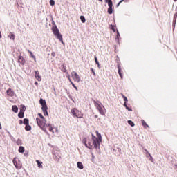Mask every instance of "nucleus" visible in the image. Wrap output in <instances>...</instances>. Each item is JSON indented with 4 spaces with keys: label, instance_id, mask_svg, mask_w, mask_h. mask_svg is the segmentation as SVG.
<instances>
[{
    "label": "nucleus",
    "instance_id": "f257e3e1",
    "mask_svg": "<svg viewBox=\"0 0 177 177\" xmlns=\"http://www.w3.org/2000/svg\"><path fill=\"white\" fill-rule=\"evenodd\" d=\"M53 24L52 31L54 35L56 37L57 39H59V41L62 42V44H64L63 41V35L60 34V31L59 30L57 26H56V24H55V21L53 22Z\"/></svg>",
    "mask_w": 177,
    "mask_h": 177
},
{
    "label": "nucleus",
    "instance_id": "f03ea898",
    "mask_svg": "<svg viewBox=\"0 0 177 177\" xmlns=\"http://www.w3.org/2000/svg\"><path fill=\"white\" fill-rule=\"evenodd\" d=\"M97 136L95 137L93 136V145H94L96 150H100V143H102V135L97 132Z\"/></svg>",
    "mask_w": 177,
    "mask_h": 177
},
{
    "label": "nucleus",
    "instance_id": "7ed1b4c3",
    "mask_svg": "<svg viewBox=\"0 0 177 177\" xmlns=\"http://www.w3.org/2000/svg\"><path fill=\"white\" fill-rule=\"evenodd\" d=\"M36 121L38 127H39V128H41V129L44 131V132L48 133V130H46V125H48V124H46V120H41V119H39V118H36Z\"/></svg>",
    "mask_w": 177,
    "mask_h": 177
},
{
    "label": "nucleus",
    "instance_id": "20e7f679",
    "mask_svg": "<svg viewBox=\"0 0 177 177\" xmlns=\"http://www.w3.org/2000/svg\"><path fill=\"white\" fill-rule=\"evenodd\" d=\"M71 113L73 116L76 117L77 118H82V113L76 108H73L71 110Z\"/></svg>",
    "mask_w": 177,
    "mask_h": 177
},
{
    "label": "nucleus",
    "instance_id": "39448f33",
    "mask_svg": "<svg viewBox=\"0 0 177 177\" xmlns=\"http://www.w3.org/2000/svg\"><path fill=\"white\" fill-rule=\"evenodd\" d=\"M12 162L17 169H21V162H20V160L17 159V158H14Z\"/></svg>",
    "mask_w": 177,
    "mask_h": 177
},
{
    "label": "nucleus",
    "instance_id": "423d86ee",
    "mask_svg": "<svg viewBox=\"0 0 177 177\" xmlns=\"http://www.w3.org/2000/svg\"><path fill=\"white\" fill-rule=\"evenodd\" d=\"M72 77L73 78L75 82H80V81H81V77H80V75L77 73V72L75 71L73 72Z\"/></svg>",
    "mask_w": 177,
    "mask_h": 177
},
{
    "label": "nucleus",
    "instance_id": "0eeeda50",
    "mask_svg": "<svg viewBox=\"0 0 177 177\" xmlns=\"http://www.w3.org/2000/svg\"><path fill=\"white\" fill-rule=\"evenodd\" d=\"M95 104L97 105V109L100 113V114H101V115H104V111L103 110V108L102 107V106H100V104L96 103V101L94 102Z\"/></svg>",
    "mask_w": 177,
    "mask_h": 177
},
{
    "label": "nucleus",
    "instance_id": "6e6552de",
    "mask_svg": "<svg viewBox=\"0 0 177 177\" xmlns=\"http://www.w3.org/2000/svg\"><path fill=\"white\" fill-rule=\"evenodd\" d=\"M39 103L41 106V109H45L48 107V105H46V101L44 99L41 98L39 100Z\"/></svg>",
    "mask_w": 177,
    "mask_h": 177
},
{
    "label": "nucleus",
    "instance_id": "1a4fd4ad",
    "mask_svg": "<svg viewBox=\"0 0 177 177\" xmlns=\"http://www.w3.org/2000/svg\"><path fill=\"white\" fill-rule=\"evenodd\" d=\"M6 93L8 96H10V97H13V96H15V91H13L12 90V88H8L7 91H6Z\"/></svg>",
    "mask_w": 177,
    "mask_h": 177
},
{
    "label": "nucleus",
    "instance_id": "9d476101",
    "mask_svg": "<svg viewBox=\"0 0 177 177\" xmlns=\"http://www.w3.org/2000/svg\"><path fill=\"white\" fill-rule=\"evenodd\" d=\"M18 63H20L22 66H24V63H26V60L23 57V56L18 57Z\"/></svg>",
    "mask_w": 177,
    "mask_h": 177
},
{
    "label": "nucleus",
    "instance_id": "9b49d317",
    "mask_svg": "<svg viewBox=\"0 0 177 177\" xmlns=\"http://www.w3.org/2000/svg\"><path fill=\"white\" fill-rule=\"evenodd\" d=\"M117 67H118V74H119V76L120 77V78L122 80L124 78V76L122 75V73L121 72L122 71V69H121V65H120V64H118L117 65Z\"/></svg>",
    "mask_w": 177,
    "mask_h": 177
},
{
    "label": "nucleus",
    "instance_id": "f8f14e48",
    "mask_svg": "<svg viewBox=\"0 0 177 177\" xmlns=\"http://www.w3.org/2000/svg\"><path fill=\"white\" fill-rule=\"evenodd\" d=\"M35 77L37 81H42V78L41 77V75H39V72L38 71H35Z\"/></svg>",
    "mask_w": 177,
    "mask_h": 177
},
{
    "label": "nucleus",
    "instance_id": "ddd939ff",
    "mask_svg": "<svg viewBox=\"0 0 177 177\" xmlns=\"http://www.w3.org/2000/svg\"><path fill=\"white\" fill-rule=\"evenodd\" d=\"M48 127H49V131L50 132H52L53 133H55V131H53V129H55V127H53L52 124L48 123L46 126V128H48Z\"/></svg>",
    "mask_w": 177,
    "mask_h": 177
},
{
    "label": "nucleus",
    "instance_id": "4468645a",
    "mask_svg": "<svg viewBox=\"0 0 177 177\" xmlns=\"http://www.w3.org/2000/svg\"><path fill=\"white\" fill-rule=\"evenodd\" d=\"M116 32H117V35L115 37V41L117 44L120 45V38H121V35H120V32L118 31V30H116Z\"/></svg>",
    "mask_w": 177,
    "mask_h": 177
},
{
    "label": "nucleus",
    "instance_id": "2eb2a0df",
    "mask_svg": "<svg viewBox=\"0 0 177 177\" xmlns=\"http://www.w3.org/2000/svg\"><path fill=\"white\" fill-rule=\"evenodd\" d=\"M108 13L109 15H113V4H108Z\"/></svg>",
    "mask_w": 177,
    "mask_h": 177
},
{
    "label": "nucleus",
    "instance_id": "dca6fc26",
    "mask_svg": "<svg viewBox=\"0 0 177 177\" xmlns=\"http://www.w3.org/2000/svg\"><path fill=\"white\" fill-rule=\"evenodd\" d=\"M141 122H142V127H143L145 129H147V128H150V127L148 126L147 123H146V122H145L144 120H141Z\"/></svg>",
    "mask_w": 177,
    "mask_h": 177
},
{
    "label": "nucleus",
    "instance_id": "f3484780",
    "mask_svg": "<svg viewBox=\"0 0 177 177\" xmlns=\"http://www.w3.org/2000/svg\"><path fill=\"white\" fill-rule=\"evenodd\" d=\"M41 109H42V111L44 113V115H45V116L49 115V113H48V107L42 108Z\"/></svg>",
    "mask_w": 177,
    "mask_h": 177
},
{
    "label": "nucleus",
    "instance_id": "a211bd4d",
    "mask_svg": "<svg viewBox=\"0 0 177 177\" xmlns=\"http://www.w3.org/2000/svg\"><path fill=\"white\" fill-rule=\"evenodd\" d=\"M77 168L79 169H84V165L81 162H77Z\"/></svg>",
    "mask_w": 177,
    "mask_h": 177
},
{
    "label": "nucleus",
    "instance_id": "6ab92c4d",
    "mask_svg": "<svg viewBox=\"0 0 177 177\" xmlns=\"http://www.w3.org/2000/svg\"><path fill=\"white\" fill-rule=\"evenodd\" d=\"M12 110L14 113H17V111H19V108L17 107V106L13 105L12 106Z\"/></svg>",
    "mask_w": 177,
    "mask_h": 177
},
{
    "label": "nucleus",
    "instance_id": "aec40b11",
    "mask_svg": "<svg viewBox=\"0 0 177 177\" xmlns=\"http://www.w3.org/2000/svg\"><path fill=\"white\" fill-rule=\"evenodd\" d=\"M25 150L26 149H24V147L19 146L18 151H19V153H24Z\"/></svg>",
    "mask_w": 177,
    "mask_h": 177
},
{
    "label": "nucleus",
    "instance_id": "412c9836",
    "mask_svg": "<svg viewBox=\"0 0 177 177\" xmlns=\"http://www.w3.org/2000/svg\"><path fill=\"white\" fill-rule=\"evenodd\" d=\"M87 149H89L90 150H91V149L93 147V145H92V142L88 141V143H87Z\"/></svg>",
    "mask_w": 177,
    "mask_h": 177
},
{
    "label": "nucleus",
    "instance_id": "4be33fe9",
    "mask_svg": "<svg viewBox=\"0 0 177 177\" xmlns=\"http://www.w3.org/2000/svg\"><path fill=\"white\" fill-rule=\"evenodd\" d=\"M24 125H29L30 124V120L28 118H24Z\"/></svg>",
    "mask_w": 177,
    "mask_h": 177
},
{
    "label": "nucleus",
    "instance_id": "5701e85b",
    "mask_svg": "<svg viewBox=\"0 0 177 177\" xmlns=\"http://www.w3.org/2000/svg\"><path fill=\"white\" fill-rule=\"evenodd\" d=\"M68 80H69V82H71V85L73 86L74 89H75V91H78V88H77L75 84H74L73 81H71V79H70V77H69Z\"/></svg>",
    "mask_w": 177,
    "mask_h": 177
},
{
    "label": "nucleus",
    "instance_id": "b1692460",
    "mask_svg": "<svg viewBox=\"0 0 177 177\" xmlns=\"http://www.w3.org/2000/svg\"><path fill=\"white\" fill-rule=\"evenodd\" d=\"M18 117L19 118H23L24 117V112L20 111V112L18 113Z\"/></svg>",
    "mask_w": 177,
    "mask_h": 177
},
{
    "label": "nucleus",
    "instance_id": "393cba45",
    "mask_svg": "<svg viewBox=\"0 0 177 177\" xmlns=\"http://www.w3.org/2000/svg\"><path fill=\"white\" fill-rule=\"evenodd\" d=\"M36 162H37L39 168H42V162H41L40 160H37Z\"/></svg>",
    "mask_w": 177,
    "mask_h": 177
},
{
    "label": "nucleus",
    "instance_id": "a878e982",
    "mask_svg": "<svg viewBox=\"0 0 177 177\" xmlns=\"http://www.w3.org/2000/svg\"><path fill=\"white\" fill-rule=\"evenodd\" d=\"M25 130L28 131H31V126H30V124H26L25 126Z\"/></svg>",
    "mask_w": 177,
    "mask_h": 177
},
{
    "label": "nucleus",
    "instance_id": "bb28decb",
    "mask_svg": "<svg viewBox=\"0 0 177 177\" xmlns=\"http://www.w3.org/2000/svg\"><path fill=\"white\" fill-rule=\"evenodd\" d=\"M16 143L18 146H21V145H23V142H21V140L20 138H18Z\"/></svg>",
    "mask_w": 177,
    "mask_h": 177
},
{
    "label": "nucleus",
    "instance_id": "cd10ccee",
    "mask_svg": "<svg viewBox=\"0 0 177 177\" xmlns=\"http://www.w3.org/2000/svg\"><path fill=\"white\" fill-rule=\"evenodd\" d=\"M9 38H10L12 41H15V34L10 32L8 35Z\"/></svg>",
    "mask_w": 177,
    "mask_h": 177
},
{
    "label": "nucleus",
    "instance_id": "c85d7f7f",
    "mask_svg": "<svg viewBox=\"0 0 177 177\" xmlns=\"http://www.w3.org/2000/svg\"><path fill=\"white\" fill-rule=\"evenodd\" d=\"M82 143H83V145L86 147H88V142H87V141H86V138H83V140H82Z\"/></svg>",
    "mask_w": 177,
    "mask_h": 177
},
{
    "label": "nucleus",
    "instance_id": "c756f323",
    "mask_svg": "<svg viewBox=\"0 0 177 177\" xmlns=\"http://www.w3.org/2000/svg\"><path fill=\"white\" fill-rule=\"evenodd\" d=\"M80 20L82 23H85V21H86V19H85V17L84 15L80 16Z\"/></svg>",
    "mask_w": 177,
    "mask_h": 177
},
{
    "label": "nucleus",
    "instance_id": "7c9ffc66",
    "mask_svg": "<svg viewBox=\"0 0 177 177\" xmlns=\"http://www.w3.org/2000/svg\"><path fill=\"white\" fill-rule=\"evenodd\" d=\"M175 24H176V17H174V19H173V27H174V30H175Z\"/></svg>",
    "mask_w": 177,
    "mask_h": 177
},
{
    "label": "nucleus",
    "instance_id": "2f4dec72",
    "mask_svg": "<svg viewBox=\"0 0 177 177\" xmlns=\"http://www.w3.org/2000/svg\"><path fill=\"white\" fill-rule=\"evenodd\" d=\"M127 123L129 124V125H130V127H135V123H133L132 120H128Z\"/></svg>",
    "mask_w": 177,
    "mask_h": 177
},
{
    "label": "nucleus",
    "instance_id": "473e14b6",
    "mask_svg": "<svg viewBox=\"0 0 177 177\" xmlns=\"http://www.w3.org/2000/svg\"><path fill=\"white\" fill-rule=\"evenodd\" d=\"M30 55V57H32V59H34V60L35 61L36 60V58H35V55L32 53V52L28 50Z\"/></svg>",
    "mask_w": 177,
    "mask_h": 177
},
{
    "label": "nucleus",
    "instance_id": "72a5a7b5",
    "mask_svg": "<svg viewBox=\"0 0 177 177\" xmlns=\"http://www.w3.org/2000/svg\"><path fill=\"white\" fill-rule=\"evenodd\" d=\"M115 26L113 24L110 25V28H111V30H112V31H113V32H115Z\"/></svg>",
    "mask_w": 177,
    "mask_h": 177
},
{
    "label": "nucleus",
    "instance_id": "f704fd0d",
    "mask_svg": "<svg viewBox=\"0 0 177 177\" xmlns=\"http://www.w3.org/2000/svg\"><path fill=\"white\" fill-rule=\"evenodd\" d=\"M144 150H145V153H146V156H147V157H151V154H150V153H149V151H147V149H145Z\"/></svg>",
    "mask_w": 177,
    "mask_h": 177
},
{
    "label": "nucleus",
    "instance_id": "c9c22d12",
    "mask_svg": "<svg viewBox=\"0 0 177 177\" xmlns=\"http://www.w3.org/2000/svg\"><path fill=\"white\" fill-rule=\"evenodd\" d=\"M105 3L108 5H113V0H105Z\"/></svg>",
    "mask_w": 177,
    "mask_h": 177
},
{
    "label": "nucleus",
    "instance_id": "e433bc0d",
    "mask_svg": "<svg viewBox=\"0 0 177 177\" xmlns=\"http://www.w3.org/2000/svg\"><path fill=\"white\" fill-rule=\"evenodd\" d=\"M122 95V97L124 100V102H128V97H127V96L124 95V94H121Z\"/></svg>",
    "mask_w": 177,
    "mask_h": 177
},
{
    "label": "nucleus",
    "instance_id": "4c0bfd02",
    "mask_svg": "<svg viewBox=\"0 0 177 177\" xmlns=\"http://www.w3.org/2000/svg\"><path fill=\"white\" fill-rule=\"evenodd\" d=\"M53 158H54L55 161H60V158L57 157V156H56V155H55L53 156Z\"/></svg>",
    "mask_w": 177,
    "mask_h": 177
},
{
    "label": "nucleus",
    "instance_id": "58836bf2",
    "mask_svg": "<svg viewBox=\"0 0 177 177\" xmlns=\"http://www.w3.org/2000/svg\"><path fill=\"white\" fill-rule=\"evenodd\" d=\"M39 117H40V118H41V120H44V121H45V117H44V115H42V113H38Z\"/></svg>",
    "mask_w": 177,
    "mask_h": 177
},
{
    "label": "nucleus",
    "instance_id": "ea45409f",
    "mask_svg": "<svg viewBox=\"0 0 177 177\" xmlns=\"http://www.w3.org/2000/svg\"><path fill=\"white\" fill-rule=\"evenodd\" d=\"M94 60L96 64H99V60H97V57H94Z\"/></svg>",
    "mask_w": 177,
    "mask_h": 177
},
{
    "label": "nucleus",
    "instance_id": "a19ab883",
    "mask_svg": "<svg viewBox=\"0 0 177 177\" xmlns=\"http://www.w3.org/2000/svg\"><path fill=\"white\" fill-rule=\"evenodd\" d=\"M50 5L51 6H53L55 5V1L54 0H50Z\"/></svg>",
    "mask_w": 177,
    "mask_h": 177
},
{
    "label": "nucleus",
    "instance_id": "79ce46f5",
    "mask_svg": "<svg viewBox=\"0 0 177 177\" xmlns=\"http://www.w3.org/2000/svg\"><path fill=\"white\" fill-rule=\"evenodd\" d=\"M21 111H22L24 113L26 111V106H24V105L22 106V109H21Z\"/></svg>",
    "mask_w": 177,
    "mask_h": 177
},
{
    "label": "nucleus",
    "instance_id": "37998d69",
    "mask_svg": "<svg viewBox=\"0 0 177 177\" xmlns=\"http://www.w3.org/2000/svg\"><path fill=\"white\" fill-rule=\"evenodd\" d=\"M91 71L93 73L94 76L96 75V73H95V70H93V68H91Z\"/></svg>",
    "mask_w": 177,
    "mask_h": 177
},
{
    "label": "nucleus",
    "instance_id": "c03bdc74",
    "mask_svg": "<svg viewBox=\"0 0 177 177\" xmlns=\"http://www.w3.org/2000/svg\"><path fill=\"white\" fill-rule=\"evenodd\" d=\"M126 109L128 110V111H132V108H130L129 106H126Z\"/></svg>",
    "mask_w": 177,
    "mask_h": 177
},
{
    "label": "nucleus",
    "instance_id": "a18cd8bd",
    "mask_svg": "<svg viewBox=\"0 0 177 177\" xmlns=\"http://www.w3.org/2000/svg\"><path fill=\"white\" fill-rule=\"evenodd\" d=\"M150 157V158H149V160H150V161L151 162H154V158H153V156H149Z\"/></svg>",
    "mask_w": 177,
    "mask_h": 177
},
{
    "label": "nucleus",
    "instance_id": "49530a36",
    "mask_svg": "<svg viewBox=\"0 0 177 177\" xmlns=\"http://www.w3.org/2000/svg\"><path fill=\"white\" fill-rule=\"evenodd\" d=\"M51 56H53V57H55V56H56V53L53 52V53H51Z\"/></svg>",
    "mask_w": 177,
    "mask_h": 177
},
{
    "label": "nucleus",
    "instance_id": "de8ad7c7",
    "mask_svg": "<svg viewBox=\"0 0 177 177\" xmlns=\"http://www.w3.org/2000/svg\"><path fill=\"white\" fill-rule=\"evenodd\" d=\"M120 2H126V3H128L129 2V0H121Z\"/></svg>",
    "mask_w": 177,
    "mask_h": 177
},
{
    "label": "nucleus",
    "instance_id": "09e8293b",
    "mask_svg": "<svg viewBox=\"0 0 177 177\" xmlns=\"http://www.w3.org/2000/svg\"><path fill=\"white\" fill-rule=\"evenodd\" d=\"M121 3H122L121 2V1H119V2L118 3V4L116 5V7L118 8V6H120V5H121Z\"/></svg>",
    "mask_w": 177,
    "mask_h": 177
},
{
    "label": "nucleus",
    "instance_id": "8fccbe9b",
    "mask_svg": "<svg viewBox=\"0 0 177 177\" xmlns=\"http://www.w3.org/2000/svg\"><path fill=\"white\" fill-rule=\"evenodd\" d=\"M19 124L20 125H22V124H24V122H23L21 120H19Z\"/></svg>",
    "mask_w": 177,
    "mask_h": 177
},
{
    "label": "nucleus",
    "instance_id": "3c124183",
    "mask_svg": "<svg viewBox=\"0 0 177 177\" xmlns=\"http://www.w3.org/2000/svg\"><path fill=\"white\" fill-rule=\"evenodd\" d=\"M123 106H124V107H125V109H126V107H128V105L127 104V102H124Z\"/></svg>",
    "mask_w": 177,
    "mask_h": 177
},
{
    "label": "nucleus",
    "instance_id": "603ef678",
    "mask_svg": "<svg viewBox=\"0 0 177 177\" xmlns=\"http://www.w3.org/2000/svg\"><path fill=\"white\" fill-rule=\"evenodd\" d=\"M2 38V32L0 31V39Z\"/></svg>",
    "mask_w": 177,
    "mask_h": 177
},
{
    "label": "nucleus",
    "instance_id": "864d4df0",
    "mask_svg": "<svg viewBox=\"0 0 177 177\" xmlns=\"http://www.w3.org/2000/svg\"><path fill=\"white\" fill-rule=\"evenodd\" d=\"M174 17L177 18V13H176V14L174 15Z\"/></svg>",
    "mask_w": 177,
    "mask_h": 177
},
{
    "label": "nucleus",
    "instance_id": "5fc2aeb1",
    "mask_svg": "<svg viewBox=\"0 0 177 177\" xmlns=\"http://www.w3.org/2000/svg\"><path fill=\"white\" fill-rule=\"evenodd\" d=\"M97 67L100 68V64H97Z\"/></svg>",
    "mask_w": 177,
    "mask_h": 177
},
{
    "label": "nucleus",
    "instance_id": "6e6d98bb",
    "mask_svg": "<svg viewBox=\"0 0 177 177\" xmlns=\"http://www.w3.org/2000/svg\"><path fill=\"white\" fill-rule=\"evenodd\" d=\"M8 134H9L10 138H12V135L10 134V133H8Z\"/></svg>",
    "mask_w": 177,
    "mask_h": 177
},
{
    "label": "nucleus",
    "instance_id": "4d7b16f0",
    "mask_svg": "<svg viewBox=\"0 0 177 177\" xmlns=\"http://www.w3.org/2000/svg\"><path fill=\"white\" fill-rule=\"evenodd\" d=\"M35 85H38V82H35Z\"/></svg>",
    "mask_w": 177,
    "mask_h": 177
},
{
    "label": "nucleus",
    "instance_id": "13d9d810",
    "mask_svg": "<svg viewBox=\"0 0 177 177\" xmlns=\"http://www.w3.org/2000/svg\"><path fill=\"white\" fill-rule=\"evenodd\" d=\"M0 129H2V126L1 125V123H0Z\"/></svg>",
    "mask_w": 177,
    "mask_h": 177
},
{
    "label": "nucleus",
    "instance_id": "bf43d9fd",
    "mask_svg": "<svg viewBox=\"0 0 177 177\" xmlns=\"http://www.w3.org/2000/svg\"><path fill=\"white\" fill-rule=\"evenodd\" d=\"M176 169L177 171V165H175Z\"/></svg>",
    "mask_w": 177,
    "mask_h": 177
},
{
    "label": "nucleus",
    "instance_id": "052dcab7",
    "mask_svg": "<svg viewBox=\"0 0 177 177\" xmlns=\"http://www.w3.org/2000/svg\"><path fill=\"white\" fill-rule=\"evenodd\" d=\"M92 157H93V158H95V156L94 155H92Z\"/></svg>",
    "mask_w": 177,
    "mask_h": 177
},
{
    "label": "nucleus",
    "instance_id": "680f3d73",
    "mask_svg": "<svg viewBox=\"0 0 177 177\" xmlns=\"http://www.w3.org/2000/svg\"><path fill=\"white\" fill-rule=\"evenodd\" d=\"M100 1V2H103V0H99Z\"/></svg>",
    "mask_w": 177,
    "mask_h": 177
},
{
    "label": "nucleus",
    "instance_id": "e2e57ef3",
    "mask_svg": "<svg viewBox=\"0 0 177 177\" xmlns=\"http://www.w3.org/2000/svg\"><path fill=\"white\" fill-rule=\"evenodd\" d=\"M95 118H97V115H95Z\"/></svg>",
    "mask_w": 177,
    "mask_h": 177
},
{
    "label": "nucleus",
    "instance_id": "0e129e2a",
    "mask_svg": "<svg viewBox=\"0 0 177 177\" xmlns=\"http://www.w3.org/2000/svg\"><path fill=\"white\" fill-rule=\"evenodd\" d=\"M117 58L119 59L118 56H117Z\"/></svg>",
    "mask_w": 177,
    "mask_h": 177
},
{
    "label": "nucleus",
    "instance_id": "69168bd1",
    "mask_svg": "<svg viewBox=\"0 0 177 177\" xmlns=\"http://www.w3.org/2000/svg\"><path fill=\"white\" fill-rule=\"evenodd\" d=\"M174 1H177V0H174Z\"/></svg>",
    "mask_w": 177,
    "mask_h": 177
}]
</instances>
